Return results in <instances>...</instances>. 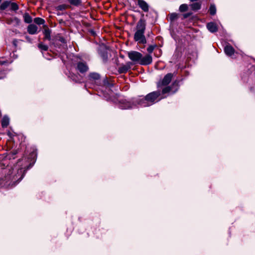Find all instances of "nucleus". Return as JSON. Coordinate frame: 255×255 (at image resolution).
<instances>
[{"label": "nucleus", "mask_w": 255, "mask_h": 255, "mask_svg": "<svg viewBox=\"0 0 255 255\" xmlns=\"http://www.w3.org/2000/svg\"><path fill=\"white\" fill-rule=\"evenodd\" d=\"M24 172L25 170L22 168L8 169L6 175L2 179L3 181L4 182V185L7 187L15 186L23 178Z\"/></svg>", "instance_id": "1"}, {"label": "nucleus", "mask_w": 255, "mask_h": 255, "mask_svg": "<svg viewBox=\"0 0 255 255\" xmlns=\"http://www.w3.org/2000/svg\"><path fill=\"white\" fill-rule=\"evenodd\" d=\"M160 94L161 93L159 91L152 92L147 94L144 97L140 96L137 98L135 101L138 103V105H140L141 107L150 106L162 98L158 99Z\"/></svg>", "instance_id": "2"}, {"label": "nucleus", "mask_w": 255, "mask_h": 255, "mask_svg": "<svg viewBox=\"0 0 255 255\" xmlns=\"http://www.w3.org/2000/svg\"><path fill=\"white\" fill-rule=\"evenodd\" d=\"M128 56L132 61L141 65H148L152 62V58L150 55L147 54L143 57L141 53L135 51L129 52Z\"/></svg>", "instance_id": "3"}, {"label": "nucleus", "mask_w": 255, "mask_h": 255, "mask_svg": "<svg viewBox=\"0 0 255 255\" xmlns=\"http://www.w3.org/2000/svg\"><path fill=\"white\" fill-rule=\"evenodd\" d=\"M145 25V21L142 19H140L138 21L136 26V31L134 35V39L135 41L140 44H145L146 42V40L144 35Z\"/></svg>", "instance_id": "4"}, {"label": "nucleus", "mask_w": 255, "mask_h": 255, "mask_svg": "<svg viewBox=\"0 0 255 255\" xmlns=\"http://www.w3.org/2000/svg\"><path fill=\"white\" fill-rule=\"evenodd\" d=\"M136 98L133 99L131 101H128L127 100H123L120 102L119 108L121 109H129L130 108H134L138 105V103L135 101Z\"/></svg>", "instance_id": "5"}, {"label": "nucleus", "mask_w": 255, "mask_h": 255, "mask_svg": "<svg viewBox=\"0 0 255 255\" xmlns=\"http://www.w3.org/2000/svg\"><path fill=\"white\" fill-rule=\"evenodd\" d=\"M173 77V74L170 73L167 74L164 77L163 79L161 81H160L158 83L157 86L160 87L161 86H166V85H168L170 83Z\"/></svg>", "instance_id": "6"}, {"label": "nucleus", "mask_w": 255, "mask_h": 255, "mask_svg": "<svg viewBox=\"0 0 255 255\" xmlns=\"http://www.w3.org/2000/svg\"><path fill=\"white\" fill-rule=\"evenodd\" d=\"M77 69L81 73L86 72L89 67L86 63L84 62H79L77 64Z\"/></svg>", "instance_id": "7"}, {"label": "nucleus", "mask_w": 255, "mask_h": 255, "mask_svg": "<svg viewBox=\"0 0 255 255\" xmlns=\"http://www.w3.org/2000/svg\"><path fill=\"white\" fill-rule=\"evenodd\" d=\"M137 4L139 6V7L144 12H147L149 10V5L143 0H137Z\"/></svg>", "instance_id": "8"}, {"label": "nucleus", "mask_w": 255, "mask_h": 255, "mask_svg": "<svg viewBox=\"0 0 255 255\" xmlns=\"http://www.w3.org/2000/svg\"><path fill=\"white\" fill-rule=\"evenodd\" d=\"M38 27L33 24H29L27 27V32L30 34H35L37 33Z\"/></svg>", "instance_id": "9"}, {"label": "nucleus", "mask_w": 255, "mask_h": 255, "mask_svg": "<svg viewBox=\"0 0 255 255\" xmlns=\"http://www.w3.org/2000/svg\"><path fill=\"white\" fill-rule=\"evenodd\" d=\"M224 51L228 56H231L234 54L235 50L231 45L228 44L225 47Z\"/></svg>", "instance_id": "10"}, {"label": "nucleus", "mask_w": 255, "mask_h": 255, "mask_svg": "<svg viewBox=\"0 0 255 255\" xmlns=\"http://www.w3.org/2000/svg\"><path fill=\"white\" fill-rule=\"evenodd\" d=\"M207 29L211 32H215L217 31L218 28L216 24L214 22H209L207 24Z\"/></svg>", "instance_id": "11"}, {"label": "nucleus", "mask_w": 255, "mask_h": 255, "mask_svg": "<svg viewBox=\"0 0 255 255\" xmlns=\"http://www.w3.org/2000/svg\"><path fill=\"white\" fill-rule=\"evenodd\" d=\"M9 119L8 117L4 116L1 121V126L2 128H6L9 124Z\"/></svg>", "instance_id": "12"}, {"label": "nucleus", "mask_w": 255, "mask_h": 255, "mask_svg": "<svg viewBox=\"0 0 255 255\" xmlns=\"http://www.w3.org/2000/svg\"><path fill=\"white\" fill-rule=\"evenodd\" d=\"M190 6L193 10H198L201 8V3L199 2H194L190 4Z\"/></svg>", "instance_id": "13"}, {"label": "nucleus", "mask_w": 255, "mask_h": 255, "mask_svg": "<svg viewBox=\"0 0 255 255\" xmlns=\"http://www.w3.org/2000/svg\"><path fill=\"white\" fill-rule=\"evenodd\" d=\"M23 18L24 22L27 23H30L32 21L31 16L28 13L24 14Z\"/></svg>", "instance_id": "14"}, {"label": "nucleus", "mask_w": 255, "mask_h": 255, "mask_svg": "<svg viewBox=\"0 0 255 255\" xmlns=\"http://www.w3.org/2000/svg\"><path fill=\"white\" fill-rule=\"evenodd\" d=\"M43 34L44 35L45 39H47L48 40H50L51 39V31L48 28L44 29L43 31Z\"/></svg>", "instance_id": "15"}, {"label": "nucleus", "mask_w": 255, "mask_h": 255, "mask_svg": "<svg viewBox=\"0 0 255 255\" xmlns=\"http://www.w3.org/2000/svg\"><path fill=\"white\" fill-rule=\"evenodd\" d=\"M10 4V1H5L2 2L0 5V9L2 10L5 9L6 8L9 6Z\"/></svg>", "instance_id": "16"}, {"label": "nucleus", "mask_w": 255, "mask_h": 255, "mask_svg": "<svg viewBox=\"0 0 255 255\" xmlns=\"http://www.w3.org/2000/svg\"><path fill=\"white\" fill-rule=\"evenodd\" d=\"M209 12L211 15H215L216 13V8L214 4H211L209 8Z\"/></svg>", "instance_id": "17"}, {"label": "nucleus", "mask_w": 255, "mask_h": 255, "mask_svg": "<svg viewBox=\"0 0 255 255\" xmlns=\"http://www.w3.org/2000/svg\"><path fill=\"white\" fill-rule=\"evenodd\" d=\"M89 77L93 80H98L100 78V76L97 73H91L89 74Z\"/></svg>", "instance_id": "18"}, {"label": "nucleus", "mask_w": 255, "mask_h": 255, "mask_svg": "<svg viewBox=\"0 0 255 255\" xmlns=\"http://www.w3.org/2000/svg\"><path fill=\"white\" fill-rule=\"evenodd\" d=\"M34 22L38 25H41L44 23L45 20L41 18L36 17L34 19Z\"/></svg>", "instance_id": "19"}, {"label": "nucleus", "mask_w": 255, "mask_h": 255, "mask_svg": "<svg viewBox=\"0 0 255 255\" xmlns=\"http://www.w3.org/2000/svg\"><path fill=\"white\" fill-rule=\"evenodd\" d=\"M128 70V67L125 65L120 67L119 68V72L120 73H125Z\"/></svg>", "instance_id": "20"}, {"label": "nucleus", "mask_w": 255, "mask_h": 255, "mask_svg": "<svg viewBox=\"0 0 255 255\" xmlns=\"http://www.w3.org/2000/svg\"><path fill=\"white\" fill-rule=\"evenodd\" d=\"M9 6L10 7V9L11 10H13V11H16V10H18V9L19 8L17 4L15 2H10Z\"/></svg>", "instance_id": "21"}, {"label": "nucleus", "mask_w": 255, "mask_h": 255, "mask_svg": "<svg viewBox=\"0 0 255 255\" xmlns=\"http://www.w3.org/2000/svg\"><path fill=\"white\" fill-rule=\"evenodd\" d=\"M188 6L187 4H182L180 5L179 10L180 12H184L187 10Z\"/></svg>", "instance_id": "22"}, {"label": "nucleus", "mask_w": 255, "mask_h": 255, "mask_svg": "<svg viewBox=\"0 0 255 255\" xmlns=\"http://www.w3.org/2000/svg\"><path fill=\"white\" fill-rule=\"evenodd\" d=\"M38 47L39 49L44 50V51H47L48 50V47L46 45L43 44L42 43H40L38 45Z\"/></svg>", "instance_id": "23"}, {"label": "nucleus", "mask_w": 255, "mask_h": 255, "mask_svg": "<svg viewBox=\"0 0 255 255\" xmlns=\"http://www.w3.org/2000/svg\"><path fill=\"white\" fill-rule=\"evenodd\" d=\"M69 3L74 5H78L81 3V0H68Z\"/></svg>", "instance_id": "24"}, {"label": "nucleus", "mask_w": 255, "mask_h": 255, "mask_svg": "<svg viewBox=\"0 0 255 255\" xmlns=\"http://www.w3.org/2000/svg\"><path fill=\"white\" fill-rule=\"evenodd\" d=\"M68 6L65 4H60L56 7V9L58 10H63L66 9Z\"/></svg>", "instance_id": "25"}, {"label": "nucleus", "mask_w": 255, "mask_h": 255, "mask_svg": "<svg viewBox=\"0 0 255 255\" xmlns=\"http://www.w3.org/2000/svg\"><path fill=\"white\" fill-rule=\"evenodd\" d=\"M171 92V87L170 86H167V87H166L165 88H164L162 90V93L163 94H164L166 93H170Z\"/></svg>", "instance_id": "26"}, {"label": "nucleus", "mask_w": 255, "mask_h": 255, "mask_svg": "<svg viewBox=\"0 0 255 255\" xmlns=\"http://www.w3.org/2000/svg\"><path fill=\"white\" fill-rule=\"evenodd\" d=\"M11 22H14L16 25H18L20 23V20L17 17H15L11 19Z\"/></svg>", "instance_id": "27"}, {"label": "nucleus", "mask_w": 255, "mask_h": 255, "mask_svg": "<svg viewBox=\"0 0 255 255\" xmlns=\"http://www.w3.org/2000/svg\"><path fill=\"white\" fill-rule=\"evenodd\" d=\"M156 47V45H150L148 46V47L147 48V51L149 53H151L155 47Z\"/></svg>", "instance_id": "28"}, {"label": "nucleus", "mask_w": 255, "mask_h": 255, "mask_svg": "<svg viewBox=\"0 0 255 255\" xmlns=\"http://www.w3.org/2000/svg\"><path fill=\"white\" fill-rule=\"evenodd\" d=\"M178 17V15L176 13H172L170 15V19L171 20H174L177 19Z\"/></svg>", "instance_id": "29"}, {"label": "nucleus", "mask_w": 255, "mask_h": 255, "mask_svg": "<svg viewBox=\"0 0 255 255\" xmlns=\"http://www.w3.org/2000/svg\"><path fill=\"white\" fill-rule=\"evenodd\" d=\"M17 151L16 150H13L10 153L9 156L10 157L14 158L15 157L13 156L17 154Z\"/></svg>", "instance_id": "30"}, {"label": "nucleus", "mask_w": 255, "mask_h": 255, "mask_svg": "<svg viewBox=\"0 0 255 255\" xmlns=\"http://www.w3.org/2000/svg\"><path fill=\"white\" fill-rule=\"evenodd\" d=\"M7 135L10 137L12 138L14 136L15 133H12L9 131H8L7 133Z\"/></svg>", "instance_id": "31"}, {"label": "nucleus", "mask_w": 255, "mask_h": 255, "mask_svg": "<svg viewBox=\"0 0 255 255\" xmlns=\"http://www.w3.org/2000/svg\"><path fill=\"white\" fill-rule=\"evenodd\" d=\"M190 15V13H185L183 15V17L184 18H187L188 17H189V16Z\"/></svg>", "instance_id": "32"}, {"label": "nucleus", "mask_w": 255, "mask_h": 255, "mask_svg": "<svg viewBox=\"0 0 255 255\" xmlns=\"http://www.w3.org/2000/svg\"><path fill=\"white\" fill-rule=\"evenodd\" d=\"M6 63H7V61H0V66H2V65H3Z\"/></svg>", "instance_id": "33"}, {"label": "nucleus", "mask_w": 255, "mask_h": 255, "mask_svg": "<svg viewBox=\"0 0 255 255\" xmlns=\"http://www.w3.org/2000/svg\"><path fill=\"white\" fill-rule=\"evenodd\" d=\"M25 38H26V39L28 42H30V43L31 42V39H30V37H29V36H25Z\"/></svg>", "instance_id": "34"}, {"label": "nucleus", "mask_w": 255, "mask_h": 255, "mask_svg": "<svg viewBox=\"0 0 255 255\" xmlns=\"http://www.w3.org/2000/svg\"><path fill=\"white\" fill-rule=\"evenodd\" d=\"M17 42V40H16V39H14L13 41V44L16 46V42Z\"/></svg>", "instance_id": "35"}, {"label": "nucleus", "mask_w": 255, "mask_h": 255, "mask_svg": "<svg viewBox=\"0 0 255 255\" xmlns=\"http://www.w3.org/2000/svg\"><path fill=\"white\" fill-rule=\"evenodd\" d=\"M103 58H104V59L106 60V59H107V56H105L104 55V56H103Z\"/></svg>", "instance_id": "36"}, {"label": "nucleus", "mask_w": 255, "mask_h": 255, "mask_svg": "<svg viewBox=\"0 0 255 255\" xmlns=\"http://www.w3.org/2000/svg\"><path fill=\"white\" fill-rule=\"evenodd\" d=\"M4 77V75L0 76V79H1V78H3Z\"/></svg>", "instance_id": "37"}]
</instances>
